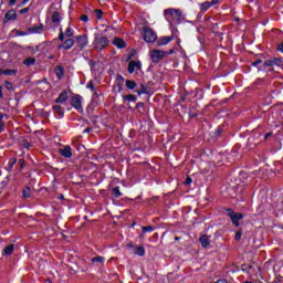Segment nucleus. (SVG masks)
Masks as SVG:
<instances>
[{"label": "nucleus", "instance_id": "1", "mask_svg": "<svg viewBox=\"0 0 283 283\" xmlns=\"http://www.w3.org/2000/svg\"><path fill=\"white\" fill-rule=\"evenodd\" d=\"M164 17L170 25L172 23H182V11L180 9H166L164 10Z\"/></svg>", "mask_w": 283, "mask_h": 283}, {"label": "nucleus", "instance_id": "2", "mask_svg": "<svg viewBox=\"0 0 283 283\" xmlns=\"http://www.w3.org/2000/svg\"><path fill=\"white\" fill-rule=\"evenodd\" d=\"M107 45H109V39H107V36H104L97 33L94 34V41H93L94 50H97V52H103V50H105Z\"/></svg>", "mask_w": 283, "mask_h": 283}, {"label": "nucleus", "instance_id": "3", "mask_svg": "<svg viewBox=\"0 0 283 283\" xmlns=\"http://www.w3.org/2000/svg\"><path fill=\"white\" fill-rule=\"evenodd\" d=\"M149 56H150V61L155 64L160 63V61H163V59H167V52L163 51V50H151L149 52Z\"/></svg>", "mask_w": 283, "mask_h": 283}, {"label": "nucleus", "instance_id": "4", "mask_svg": "<svg viewBox=\"0 0 283 283\" xmlns=\"http://www.w3.org/2000/svg\"><path fill=\"white\" fill-rule=\"evenodd\" d=\"M275 65L276 66L282 65V60L277 57H271L262 62V66H259V72H264L266 67H273Z\"/></svg>", "mask_w": 283, "mask_h": 283}, {"label": "nucleus", "instance_id": "5", "mask_svg": "<svg viewBox=\"0 0 283 283\" xmlns=\"http://www.w3.org/2000/svg\"><path fill=\"white\" fill-rule=\"evenodd\" d=\"M143 36L146 43H155L156 39H158L156 32H154V30H151L149 27L144 28Z\"/></svg>", "mask_w": 283, "mask_h": 283}, {"label": "nucleus", "instance_id": "6", "mask_svg": "<svg viewBox=\"0 0 283 283\" xmlns=\"http://www.w3.org/2000/svg\"><path fill=\"white\" fill-rule=\"evenodd\" d=\"M226 211L228 212V216L231 219L232 224H234V227H240V220H242V218H244V214L238 213V212L233 211V209H231V208L226 209Z\"/></svg>", "mask_w": 283, "mask_h": 283}, {"label": "nucleus", "instance_id": "7", "mask_svg": "<svg viewBox=\"0 0 283 283\" xmlns=\"http://www.w3.org/2000/svg\"><path fill=\"white\" fill-rule=\"evenodd\" d=\"M43 32V24L39 27L29 28V32L15 31L17 36H28V34H41Z\"/></svg>", "mask_w": 283, "mask_h": 283}, {"label": "nucleus", "instance_id": "8", "mask_svg": "<svg viewBox=\"0 0 283 283\" xmlns=\"http://www.w3.org/2000/svg\"><path fill=\"white\" fill-rule=\"evenodd\" d=\"M75 40L80 50H84V48H87V43H90V41L87 40V34L77 35L75 36Z\"/></svg>", "mask_w": 283, "mask_h": 283}, {"label": "nucleus", "instance_id": "9", "mask_svg": "<svg viewBox=\"0 0 283 283\" xmlns=\"http://www.w3.org/2000/svg\"><path fill=\"white\" fill-rule=\"evenodd\" d=\"M136 70H143V64L140 63V61L132 60L128 63V74H134V72H136Z\"/></svg>", "mask_w": 283, "mask_h": 283}, {"label": "nucleus", "instance_id": "10", "mask_svg": "<svg viewBox=\"0 0 283 283\" xmlns=\"http://www.w3.org/2000/svg\"><path fill=\"white\" fill-rule=\"evenodd\" d=\"M81 98H82L81 95H75L71 99L72 107H74V109H77V112H80V109H83V104L81 102Z\"/></svg>", "mask_w": 283, "mask_h": 283}, {"label": "nucleus", "instance_id": "11", "mask_svg": "<svg viewBox=\"0 0 283 283\" xmlns=\"http://www.w3.org/2000/svg\"><path fill=\"white\" fill-rule=\"evenodd\" d=\"M74 48V39L69 38L63 44L57 45L59 50H72Z\"/></svg>", "mask_w": 283, "mask_h": 283}, {"label": "nucleus", "instance_id": "12", "mask_svg": "<svg viewBox=\"0 0 283 283\" xmlns=\"http://www.w3.org/2000/svg\"><path fill=\"white\" fill-rule=\"evenodd\" d=\"M18 15H17V11L14 9L9 10L6 14H4V23H8L10 21H17Z\"/></svg>", "mask_w": 283, "mask_h": 283}, {"label": "nucleus", "instance_id": "13", "mask_svg": "<svg viewBox=\"0 0 283 283\" xmlns=\"http://www.w3.org/2000/svg\"><path fill=\"white\" fill-rule=\"evenodd\" d=\"M60 156H63V158H71L72 157V147L64 146L63 148L59 149Z\"/></svg>", "mask_w": 283, "mask_h": 283}, {"label": "nucleus", "instance_id": "14", "mask_svg": "<svg viewBox=\"0 0 283 283\" xmlns=\"http://www.w3.org/2000/svg\"><path fill=\"white\" fill-rule=\"evenodd\" d=\"M174 40V38L171 36H164V38H160L158 41H157V45L160 48L163 45H168V43H171V41Z\"/></svg>", "mask_w": 283, "mask_h": 283}, {"label": "nucleus", "instance_id": "15", "mask_svg": "<svg viewBox=\"0 0 283 283\" xmlns=\"http://www.w3.org/2000/svg\"><path fill=\"white\" fill-rule=\"evenodd\" d=\"M199 241L201 247H203V249H207V247L211 244V241L209 240V235L207 234H203L202 237H200Z\"/></svg>", "mask_w": 283, "mask_h": 283}, {"label": "nucleus", "instance_id": "16", "mask_svg": "<svg viewBox=\"0 0 283 283\" xmlns=\"http://www.w3.org/2000/svg\"><path fill=\"white\" fill-rule=\"evenodd\" d=\"M213 7L212 2L210 1H205L202 3H199V10L201 12H207V10H209V8Z\"/></svg>", "mask_w": 283, "mask_h": 283}, {"label": "nucleus", "instance_id": "17", "mask_svg": "<svg viewBox=\"0 0 283 283\" xmlns=\"http://www.w3.org/2000/svg\"><path fill=\"white\" fill-rule=\"evenodd\" d=\"M67 91H62L59 97L55 99V103H65L67 101Z\"/></svg>", "mask_w": 283, "mask_h": 283}, {"label": "nucleus", "instance_id": "18", "mask_svg": "<svg viewBox=\"0 0 283 283\" xmlns=\"http://www.w3.org/2000/svg\"><path fill=\"white\" fill-rule=\"evenodd\" d=\"M113 44L115 45V48H118L119 50H123V48L126 46L125 41H123V39L120 38H115Z\"/></svg>", "mask_w": 283, "mask_h": 283}, {"label": "nucleus", "instance_id": "19", "mask_svg": "<svg viewBox=\"0 0 283 283\" xmlns=\"http://www.w3.org/2000/svg\"><path fill=\"white\" fill-rule=\"evenodd\" d=\"M51 21L59 25V23H61V13H59V11L53 12Z\"/></svg>", "mask_w": 283, "mask_h": 283}, {"label": "nucleus", "instance_id": "20", "mask_svg": "<svg viewBox=\"0 0 283 283\" xmlns=\"http://www.w3.org/2000/svg\"><path fill=\"white\" fill-rule=\"evenodd\" d=\"M124 103H136V97L133 94L123 96Z\"/></svg>", "mask_w": 283, "mask_h": 283}, {"label": "nucleus", "instance_id": "21", "mask_svg": "<svg viewBox=\"0 0 283 283\" xmlns=\"http://www.w3.org/2000/svg\"><path fill=\"white\" fill-rule=\"evenodd\" d=\"M53 112H54V114H57L59 116H63L65 114V111H63V107L61 105H54Z\"/></svg>", "mask_w": 283, "mask_h": 283}, {"label": "nucleus", "instance_id": "22", "mask_svg": "<svg viewBox=\"0 0 283 283\" xmlns=\"http://www.w3.org/2000/svg\"><path fill=\"white\" fill-rule=\"evenodd\" d=\"M14 251V245L10 244L3 250V255H12V252Z\"/></svg>", "mask_w": 283, "mask_h": 283}, {"label": "nucleus", "instance_id": "23", "mask_svg": "<svg viewBox=\"0 0 283 283\" xmlns=\"http://www.w3.org/2000/svg\"><path fill=\"white\" fill-rule=\"evenodd\" d=\"M136 82L135 81H132V80H127L126 81V87L127 90H136Z\"/></svg>", "mask_w": 283, "mask_h": 283}, {"label": "nucleus", "instance_id": "24", "mask_svg": "<svg viewBox=\"0 0 283 283\" xmlns=\"http://www.w3.org/2000/svg\"><path fill=\"white\" fill-rule=\"evenodd\" d=\"M113 92H115V94H120L123 92V84L117 83L113 86Z\"/></svg>", "mask_w": 283, "mask_h": 283}, {"label": "nucleus", "instance_id": "25", "mask_svg": "<svg viewBox=\"0 0 283 283\" xmlns=\"http://www.w3.org/2000/svg\"><path fill=\"white\" fill-rule=\"evenodd\" d=\"M135 255H139L140 258H143V255H145V248L144 247H137L135 249Z\"/></svg>", "mask_w": 283, "mask_h": 283}, {"label": "nucleus", "instance_id": "26", "mask_svg": "<svg viewBox=\"0 0 283 283\" xmlns=\"http://www.w3.org/2000/svg\"><path fill=\"white\" fill-rule=\"evenodd\" d=\"M113 195L115 198H120V196H123V192H120V187H115L113 188Z\"/></svg>", "mask_w": 283, "mask_h": 283}, {"label": "nucleus", "instance_id": "27", "mask_svg": "<svg viewBox=\"0 0 283 283\" xmlns=\"http://www.w3.org/2000/svg\"><path fill=\"white\" fill-rule=\"evenodd\" d=\"M22 195H23V198H30V196H32V190H30V187H25L22 190Z\"/></svg>", "mask_w": 283, "mask_h": 283}, {"label": "nucleus", "instance_id": "28", "mask_svg": "<svg viewBox=\"0 0 283 283\" xmlns=\"http://www.w3.org/2000/svg\"><path fill=\"white\" fill-rule=\"evenodd\" d=\"M64 34H65V36L71 39V36H74V30H72L71 27H67Z\"/></svg>", "mask_w": 283, "mask_h": 283}, {"label": "nucleus", "instance_id": "29", "mask_svg": "<svg viewBox=\"0 0 283 283\" xmlns=\"http://www.w3.org/2000/svg\"><path fill=\"white\" fill-rule=\"evenodd\" d=\"M24 65H34V63H36V59L34 57H28L27 60H24Z\"/></svg>", "mask_w": 283, "mask_h": 283}, {"label": "nucleus", "instance_id": "30", "mask_svg": "<svg viewBox=\"0 0 283 283\" xmlns=\"http://www.w3.org/2000/svg\"><path fill=\"white\" fill-rule=\"evenodd\" d=\"M86 87H87V90H91V92H93V94H96V88L94 87V82L93 81H90L86 84Z\"/></svg>", "mask_w": 283, "mask_h": 283}, {"label": "nucleus", "instance_id": "31", "mask_svg": "<svg viewBox=\"0 0 283 283\" xmlns=\"http://www.w3.org/2000/svg\"><path fill=\"white\" fill-rule=\"evenodd\" d=\"M143 233H151L154 231V227L151 226H146L142 228Z\"/></svg>", "mask_w": 283, "mask_h": 283}, {"label": "nucleus", "instance_id": "32", "mask_svg": "<svg viewBox=\"0 0 283 283\" xmlns=\"http://www.w3.org/2000/svg\"><path fill=\"white\" fill-rule=\"evenodd\" d=\"M136 94L140 96V94H147V86L142 84V90H136Z\"/></svg>", "mask_w": 283, "mask_h": 283}, {"label": "nucleus", "instance_id": "33", "mask_svg": "<svg viewBox=\"0 0 283 283\" xmlns=\"http://www.w3.org/2000/svg\"><path fill=\"white\" fill-rule=\"evenodd\" d=\"M91 262H99L101 264H103L105 262V259L103 256H95L91 260Z\"/></svg>", "mask_w": 283, "mask_h": 283}, {"label": "nucleus", "instance_id": "34", "mask_svg": "<svg viewBox=\"0 0 283 283\" xmlns=\"http://www.w3.org/2000/svg\"><path fill=\"white\" fill-rule=\"evenodd\" d=\"M3 74H6L7 76H12L17 74V70H6L3 71Z\"/></svg>", "mask_w": 283, "mask_h": 283}, {"label": "nucleus", "instance_id": "35", "mask_svg": "<svg viewBox=\"0 0 283 283\" xmlns=\"http://www.w3.org/2000/svg\"><path fill=\"white\" fill-rule=\"evenodd\" d=\"M65 33H63V28H60L59 41H65Z\"/></svg>", "mask_w": 283, "mask_h": 283}, {"label": "nucleus", "instance_id": "36", "mask_svg": "<svg viewBox=\"0 0 283 283\" xmlns=\"http://www.w3.org/2000/svg\"><path fill=\"white\" fill-rule=\"evenodd\" d=\"M253 67H258V70H260V67H262V61L258 60L255 62L252 63Z\"/></svg>", "mask_w": 283, "mask_h": 283}, {"label": "nucleus", "instance_id": "37", "mask_svg": "<svg viewBox=\"0 0 283 283\" xmlns=\"http://www.w3.org/2000/svg\"><path fill=\"white\" fill-rule=\"evenodd\" d=\"M235 240L238 241V242H240V240H242V230H239L237 233H235Z\"/></svg>", "mask_w": 283, "mask_h": 283}, {"label": "nucleus", "instance_id": "38", "mask_svg": "<svg viewBox=\"0 0 283 283\" xmlns=\"http://www.w3.org/2000/svg\"><path fill=\"white\" fill-rule=\"evenodd\" d=\"M4 87H6V90H8L9 92L12 91V83L6 81V82H4Z\"/></svg>", "mask_w": 283, "mask_h": 283}, {"label": "nucleus", "instance_id": "39", "mask_svg": "<svg viewBox=\"0 0 283 283\" xmlns=\"http://www.w3.org/2000/svg\"><path fill=\"white\" fill-rule=\"evenodd\" d=\"M98 20L103 19V11L101 9L95 10Z\"/></svg>", "mask_w": 283, "mask_h": 283}, {"label": "nucleus", "instance_id": "40", "mask_svg": "<svg viewBox=\"0 0 283 283\" xmlns=\"http://www.w3.org/2000/svg\"><path fill=\"white\" fill-rule=\"evenodd\" d=\"M84 23H87V21H90V17H87V14H83L80 18Z\"/></svg>", "mask_w": 283, "mask_h": 283}, {"label": "nucleus", "instance_id": "41", "mask_svg": "<svg viewBox=\"0 0 283 283\" xmlns=\"http://www.w3.org/2000/svg\"><path fill=\"white\" fill-rule=\"evenodd\" d=\"M27 12H30V8H23L20 10V14H27Z\"/></svg>", "mask_w": 283, "mask_h": 283}, {"label": "nucleus", "instance_id": "42", "mask_svg": "<svg viewBox=\"0 0 283 283\" xmlns=\"http://www.w3.org/2000/svg\"><path fill=\"white\" fill-rule=\"evenodd\" d=\"M56 70H59L57 76L61 78L63 76V69L61 66H57Z\"/></svg>", "mask_w": 283, "mask_h": 283}, {"label": "nucleus", "instance_id": "43", "mask_svg": "<svg viewBox=\"0 0 283 283\" xmlns=\"http://www.w3.org/2000/svg\"><path fill=\"white\" fill-rule=\"evenodd\" d=\"M117 81H119V83H125V77H123V75H117Z\"/></svg>", "mask_w": 283, "mask_h": 283}, {"label": "nucleus", "instance_id": "44", "mask_svg": "<svg viewBox=\"0 0 283 283\" xmlns=\"http://www.w3.org/2000/svg\"><path fill=\"white\" fill-rule=\"evenodd\" d=\"M6 129V123L0 122V134Z\"/></svg>", "mask_w": 283, "mask_h": 283}, {"label": "nucleus", "instance_id": "45", "mask_svg": "<svg viewBox=\"0 0 283 283\" xmlns=\"http://www.w3.org/2000/svg\"><path fill=\"white\" fill-rule=\"evenodd\" d=\"M277 52H281L283 54V42L279 44Z\"/></svg>", "mask_w": 283, "mask_h": 283}, {"label": "nucleus", "instance_id": "46", "mask_svg": "<svg viewBox=\"0 0 283 283\" xmlns=\"http://www.w3.org/2000/svg\"><path fill=\"white\" fill-rule=\"evenodd\" d=\"M191 182H193V180L190 177H187L185 185H191Z\"/></svg>", "mask_w": 283, "mask_h": 283}, {"label": "nucleus", "instance_id": "47", "mask_svg": "<svg viewBox=\"0 0 283 283\" xmlns=\"http://www.w3.org/2000/svg\"><path fill=\"white\" fill-rule=\"evenodd\" d=\"M270 136H273V133L270 132V133L265 134L263 140H268L270 138Z\"/></svg>", "mask_w": 283, "mask_h": 283}, {"label": "nucleus", "instance_id": "48", "mask_svg": "<svg viewBox=\"0 0 283 283\" xmlns=\"http://www.w3.org/2000/svg\"><path fill=\"white\" fill-rule=\"evenodd\" d=\"M9 1V6L13 7L17 4V0H8Z\"/></svg>", "mask_w": 283, "mask_h": 283}, {"label": "nucleus", "instance_id": "49", "mask_svg": "<svg viewBox=\"0 0 283 283\" xmlns=\"http://www.w3.org/2000/svg\"><path fill=\"white\" fill-rule=\"evenodd\" d=\"M90 132H92V127H87L83 130V134H90Z\"/></svg>", "mask_w": 283, "mask_h": 283}, {"label": "nucleus", "instance_id": "50", "mask_svg": "<svg viewBox=\"0 0 283 283\" xmlns=\"http://www.w3.org/2000/svg\"><path fill=\"white\" fill-rule=\"evenodd\" d=\"M30 0H22L21 4L18 6V8H21V6H25Z\"/></svg>", "mask_w": 283, "mask_h": 283}, {"label": "nucleus", "instance_id": "51", "mask_svg": "<svg viewBox=\"0 0 283 283\" xmlns=\"http://www.w3.org/2000/svg\"><path fill=\"white\" fill-rule=\"evenodd\" d=\"M213 6H218V3H220V0H211V2Z\"/></svg>", "mask_w": 283, "mask_h": 283}, {"label": "nucleus", "instance_id": "52", "mask_svg": "<svg viewBox=\"0 0 283 283\" xmlns=\"http://www.w3.org/2000/svg\"><path fill=\"white\" fill-rule=\"evenodd\" d=\"M9 163H10V167H14V164L17 163V160L15 159H11Z\"/></svg>", "mask_w": 283, "mask_h": 283}, {"label": "nucleus", "instance_id": "53", "mask_svg": "<svg viewBox=\"0 0 283 283\" xmlns=\"http://www.w3.org/2000/svg\"><path fill=\"white\" fill-rule=\"evenodd\" d=\"M0 98H3V86H0Z\"/></svg>", "mask_w": 283, "mask_h": 283}, {"label": "nucleus", "instance_id": "54", "mask_svg": "<svg viewBox=\"0 0 283 283\" xmlns=\"http://www.w3.org/2000/svg\"><path fill=\"white\" fill-rule=\"evenodd\" d=\"M0 123H3V113H0Z\"/></svg>", "mask_w": 283, "mask_h": 283}, {"label": "nucleus", "instance_id": "55", "mask_svg": "<svg viewBox=\"0 0 283 283\" xmlns=\"http://www.w3.org/2000/svg\"><path fill=\"white\" fill-rule=\"evenodd\" d=\"M216 283H227V281L226 280H219Z\"/></svg>", "mask_w": 283, "mask_h": 283}, {"label": "nucleus", "instance_id": "56", "mask_svg": "<svg viewBox=\"0 0 283 283\" xmlns=\"http://www.w3.org/2000/svg\"><path fill=\"white\" fill-rule=\"evenodd\" d=\"M167 56H169V54H174V50H170L169 52H166Z\"/></svg>", "mask_w": 283, "mask_h": 283}, {"label": "nucleus", "instance_id": "57", "mask_svg": "<svg viewBox=\"0 0 283 283\" xmlns=\"http://www.w3.org/2000/svg\"><path fill=\"white\" fill-rule=\"evenodd\" d=\"M94 62L91 63V70H94Z\"/></svg>", "mask_w": 283, "mask_h": 283}, {"label": "nucleus", "instance_id": "58", "mask_svg": "<svg viewBox=\"0 0 283 283\" xmlns=\"http://www.w3.org/2000/svg\"><path fill=\"white\" fill-rule=\"evenodd\" d=\"M137 107H143V103H138V104H137Z\"/></svg>", "mask_w": 283, "mask_h": 283}, {"label": "nucleus", "instance_id": "59", "mask_svg": "<svg viewBox=\"0 0 283 283\" xmlns=\"http://www.w3.org/2000/svg\"><path fill=\"white\" fill-rule=\"evenodd\" d=\"M253 137L249 138V142L252 143Z\"/></svg>", "mask_w": 283, "mask_h": 283}, {"label": "nucleus", "instance_id": "60", "mask_svg": "<svg viewBox=\"0 0 283 283\" xmlns=\"http://www.w3.org/2000/svg\"><path fill=\"white\" fill-rule=\"evenodd\" d=\"M175 240H179V238H178V237H176V238H175Z\"/></svg>", "mask_w": 283, "mask_h": 283}, {"label": "nucleus", "instance_id": "61", "mask_svg": "<svg viewBox=\"0 0 283 283\" xmlns=\"http://www.w3.org/2000/svg\"><path fill=\"white\" fill-rule=\"evenodd\" d=\"M245 283H253V282H245Z\"/></svg>", "mask_w": 283, "mask_h": 283}]
</instances>
